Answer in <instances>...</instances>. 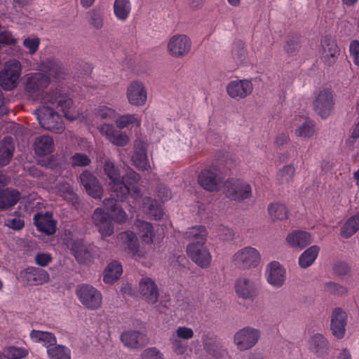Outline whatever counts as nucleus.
<instances>
[{
  "label": "nucleus",
  "mask_w": 359,
  "mask_h": 359,
  "mask_svg": "<svg viewBox=\"0 0 359 359\" xmlns=\"http://www.w3.org/2000/svg\"><path fill=\"white\" fill-rule=\"evenodd\" d=\"M44 102L50 106L42 105L35 111L40 126L44 129L60 133L65 129V125L59 112L67 117V96L60 90H55L47 94Z\"/></svg>",
  "instance_id": "obj_1"
},
{
  "label": "nucleus",
  "mask_w": 359,
  "mask_h": 359,
  "mask_svg": "<svg viewBox=\"0 0 359 359\" xmlns=\"http://www.w3.org/2000/svg\"><path fill=\"white\" fill-rule=\"evenodd\" d=\"M76 294L81 303L90 310L97 309L102 305V294L90 285L81 284L77 285Z\"/></svg>",
  "instance_id": "obj_2"
},
{
  "label": "nucleus",
  "mask_w": 359,
  "mask_h": 359,
  "mask_svg": "<svg viewBox=\"0 0 359 359\" xmlns=\"http://www.w3.org/2000/svg\"><path fill=\"white\" fill-rule=\"evenodd\" d=\"M225 170H222L219 165H212L201 171L198 176L199 184L205 190L214 191L222 182Z\"/></svg>",
  "instance_id": "obj_3"
},
{
  "label": "nucleus",
  "mask_w": 359,
  "mask_h": 359,
  "mask_svg": "<svg viewBox=\"0 0 359 359\" xmlns=\"http://www.w3.org/2000/svg\"><path fill=\"white\" fill-rule=\"evenodd\" d=\"M21 72L20 62L16 60H11L6 62L4 68L0 70V86L5 90L15 88Z\"/></svg>",
  "instance_id": "obj_4"
},
{
  "label": "nucleus",
  "mask_w": 359,
  "mask_h": 359,
  "mask_svg": "<svg viewBox=\"0 0 359 359\" xmlns=\"http://www.w3.org/2000/svg\"><path fill=\"white\" fill-rule=\"evenodd\" d=\"M259 261L260 255L258 250L250 246L238 250L232 257L233 264L240 269L255 267Z\"/></svg>",
  "instance_id": "obj_5"
},
{
  "label": "nucleus",
  "mask_w": 359,
  "mask_h": 359,
  "mask_svg": "<svg viewBox=\"0 0 359 359\" xmlns=\"http://www.w3.org/2000/svg\"><path fill=\"white\" fill-rule=\"evenodd\" d=\"M334 101L333 93L330 89L324 88L319 90L313 101V108L315 112L322 118L330 116L334 109Z\"/></svg>",
  "instance_id": "obj_6"
},
{
  "label": "nucleus",
  "mask_w": 359,
  "mask_h": 359,
  "mask_svg": "<svg viewBox=\"0 0 359 359\" xmlns=\"http://www.w3.org/2000/svg\"><path fill=\"white\" fill-rule=\"evenodd\" d=\"M49 83L48 76L43 73L36 72L27 74L25 83V90L32 99H38Z\"/></svg>",
  "instance_id": "obj_7"
},
{
  "label": "nucleus",
  "mask_w": 359,
  "mask_h": 359,
  "mask_svg": "<svg viewBox=\"0 0 359 359\" xmlns=\"http://www.w3.org/2000/svg\"><path fill=\"white\" fill-rule=\"evenodd\" d=\"M224 193L231 200L242 201L251 196L252 189L246 182L231 179L226 181Z\"/></svg>",
  "instance_id": "obj_8"
},
{
  "label": "nucleus",
  "mask_w": 359,
  "mask_h": 359,
  "mask_svg": "<svg viewBox=\"0 0 359 359\" xmlns=\"http://www.w3.org/2000/svg\"><path fill=\"white\" fill-rule=\"evenodd\" d=\"M260 337V331L252 327H245L237 331L233 337V342L240 351H245L253 347Z\"/></svg>",
  "instance_id": "obj_9"
},
{
  "label": "nucleus",
  "mask_w": 359,
  "mask_h": 359,
  "mask_svg": "<svg viewBox=\"0 0 359 359\" xmlns=\"http://www.w3.org/2000/svg\"><path fill=\"white\" fill-rule=\"evenodd\" d=\"M167 48L170 55L180 58L189 53L191 41L185 34H175L169 39Z\"/></svg>",
  "instance_id": "obj_10"
},
{
  "label": "nucleus",
  "mask_w": 359,
  "mask_h": 359,
  "mask_svg": "<svg viewBox=\"0 0 359 359\" xmlns=\"http://www.w3.org/2000/svg\"><path fill=\"white\" fill-rule=\"evenodd\" d=\"M320 43V53L323 62L329 66L333 65L340 53L335 39L330 36H325L321 39Z\"/></svg>",
  "instance_id": "obj_11"
},
{
  "label": "nucleus",
  "mask_w": 359,
  "mask_h": 359,
  "mask_svg": "<svg viewBox=\"0 0 359 359\" xmlns=\"http://www.w3.org/2000/svg\"><path fill=\"white\" fill-rule=\"evenodd\" d=\"M187 252L190 259L201 268L208 267L211 262L212 257L204 244L191 243L187 247Z\"/></svg>",
  "instance_id": "obj_12"
},
{
  "label": "nucleus",
  "mask_w": 359,
  "mask_h": 359,
  "mask_svg": "<svg viewBox=\"0 0 359 359\" xmlns=\"http://www.w3.org/2000/svg\"><path fill=\"white\" fill-rule=\"evenodd\" d=\"M81 184L83 186L86 193L91 197L101 199L103 194V188L97 178L88 170H84L79 176Z\"/></svg>",
  "instance_id": "obj_13"
},
{
  "label": "nucleus",
  "mask_w": 359,
  "mask_h": 359,
  "mask_svg": "<svg viewBox=\"0 0 359 359\" xmlns=\"http://www.w3.org/2000/svg\"><path fill=\"white\" fill-rule=\"evenodd\" d=\"M92 219L102 238L110 236L114 233V225L111 217L101 208H97L94 210Z\"/></svg>",
  "instance_id": "obj_14"
},
{
  "label": "nucleus",
  "mask_w": 359,
  "mask_h": 359,
  "mask_svg": "<svg viewBox=\"0 0 359 359\" xmlns=\"http://www.w3.org/2000/svg\"><path fill=\"white\" fill-rule=\"evenodd\" d=\"M252 83L248 79L231 81L226 86L227 94L230 97L236 100L246 97L252 93Z\"/></svg>",
  "instance_id": "obj_15"
},
{
  "label": "nucleus",
  "mask_w": 359,
  "mask_h": 359,
  "mask_svg": "<svg viewBox=\"0 0 359 359\" xmlns=\"http://www.w3.org/2000/svg\"><path fill=\"white\" fill-rule=\"evenodd\" d=\"M347 323V314L340 307L333 309L330 316V330L332 334L337 339H341L345 334V327Z\"/></svg>",
  "instance_id": "obj_16"
},
{
  "label": "nucleus",
  "mask_w": 359,
  "mask_h": 359,
  "mask_svg": "<svg viewBox=\"0 0 359 359\" xmlns=\"http://www.w3.org/2000/svg\"><path fill=\"white\" fill-rule=\"evenodd\" d=\"M118 238L133 259H137L144 257V252L140 249L138 240L135 233L130 231L121 232L118 235Z\"/></svg>",
  "instance_id": "obj_17"
},
{
  "label": "nucleus",
  "mask_w": 359,
  "mask_h": 359,
  "mask_svg": "<svg viewBox=\"0 0 359 359\" xmlns=\"http://www.w3.org/2000/svg\"><path fill=\"white\" fill-rule=\"evenodd\" d=\"M33 220L38 231L46 235H52L55 233L57 222L53 219L51 212H37L34 215Z\"/></svg>",
  "instance_id": "obj_18"
},
{
  "label": "nucleus",
  "mask_w": 359,
  "mask_h": 359,
  "mask_svg": "<svg viewBox=\"0 0 359 359\" xmlns=\"http://www.w3.org/2000/svg\"><path fill=\"white\" fill-rule=\"evenodd\" d=\"M23 280L28 285H39L49 281L48 273L42 269L28 267L20 273Z\"/></svg>",
  "instance_id": "obj_19"
},
{
  "label": "nucleus",
  "mask_w": 359,
  "mask_h": 359,
  "mask_svg": "<svg viewBox=\"0 0 359 359\" xmlns=\"http://www.w3.org/2000/svg\"><path fill=\"white\" fill-rule=\"evenodd\" d=\"M202 343L204 350L215 358H219L226 353L219 339L212 333L203 334Z\"/></svg>",
  "instance_id": "obj_20"
},
{
  "label": "nucleus",
  "mask_w": 359,
  "mask_h": 359,
  "mask_svg": "<svg viewBox=\"0 0 359 359\" xmlns=\"http://www.w3.org/2000/svg\"><path fill=\"white\" fill-rule=\"evenodd\" d=\"M266 276L267 282L278 288L285 283L286 271L278 262H272L268 264Z\"/></svg>",
  "instance_id": "obj_21"
},
{
  "label": "nucleus",
  "mask_w": 359,
  "mask_h": 359,
  "mask_svg": "<svg viewBox=\"0 0 359 359\" xmlns=\"http://www.w3.org/2000/svg\"><path fill=\"white\" fill-rule=\"evenodd\" d=\"M120 339L124 346L135 349L142 348L148 343L147 335L135 330H129L123 332L121 334Z\"/></svg>",
  "instance_id": "obj_22"
},
{
  "label": "nucleus",
  "mask_w": 359,
  "mask_h": 359,
  "mask_svg": "<svg viewBox=\"0 0 359 359\" xmlns=\"http://www.w3.org/2000/svg\"><path fill=\"white\" fill-rule=\"evenodd\" d=\"M71 250L76 261L80 264H90L94 258V247L87 245L82 241L74 243L72 246Z\"/></svg>",
  "instance_id": "obj_23"
},
{
  "label": "nucleus",
  "mask_w": 359,
  "mask_h": 359,
  "mask_svg": "<svg viewBox=\"0 0 359 359\" xmlns=\"http://www.w3.org/2000/svg\"><path fill=\"white\" fill-rule=\"evenodd\" d=\"M308 348L316 357L323 358L328 354L329 343L323 334L316 333L309 338Z\"/></svg>",
  "instance_id": "obj_24"
},
{
  "label": "nucleus",
  "mask_w": 359,
  "mask_h": 359,
  "mask_svg": "<svg viewBox=\"0 0 359 359\" xmlns=\"http://www.w3.org/2000/svg\"><path fill=\"white\" fill-rule=\"evenodd\" d=\"M139 290L141 295L148 303L153 304L158 301V287L150 278L145 277L140 280Z\"/></svg>",
  "instance_id": "obj_25"
},
{
  "label": "nucleus",
  "mask_w": 359,
  "mask_h": 359,
  "mask_svg": "<svg viewBox=\"0 0 359 359\" xmlns=\"http://www.w3.org/2000/svg\"><path fill=\"white\" fill-rule=\"evenodd\" d=\"M128 101L134 105L144 104L147 100V91L142 83L134 81L128 87Z\"/></svg>",
  "instance_id": "obj_26"
},
{
  "label": "nucleus",
  "mask_w": 359,
  "mask_h": 359,
  "mask_svg": "<svg viewBox=\"0 0 359 359\" xmlns=\"http://www.w3.org/2000/svg\"><path fill=\"white\" fill-rule=\"evenodd\" d=\"M235 290L236 294L244 299H251L256 296L255 283L246 278H239L236 280Z\"/></svg>",
  "instance_id": "obj_27"
},
{
  "label": "nucleus",
  "mask_w": 359,
  "mask_h": 359,
  "mask_svg": "<svg viewBox=\"0 0 359 359\" xmlns=\"http://www.w3.org/2000/svg\"><path fill=\"white\" fill-rule=\"evenodd\" d=\"M134 165L140 170H149L151 168L147 155V149L142 142L135 143L132 156Z\"/></svg>",
  "instance_id": "obj_28"
},
{
  "label": "nucleus",
  "mask_w": 359,
  "mask_h": 359,
  "mask_svg": "<svg viewBox=\"0 0 359 359\" xmlns=\"http://www.w3.org/2000/svg\"><path fill=\"white\" fill-rule=\"evenodd\" d=\"M20 198V193L14 189L0 191V210L4 211L14 206Z\"/></svg>",
  "instance_id": "obj_29"
},
{
  "label": "nucleus",
  "mask_w": 359,
  "mask_h": 359,
  "mask_svg": "<svg viewBox=\"0 0 359 359\" xmlns=\"http://www.w3.org/2000/svg\"><path fill=\"white\" fill-rule=\"evenodd\" d=\"M108 188L110 196L121 201L130 194V187L123 182V178L114 182H108Z\"/></svg>",
  "instance_id": "obj_30"
},
{
  "label": "nucleus",
  "mask_w": 359,
  "mask_h": 359,
  "mask_svg": "<svg viewBox=\"0 0 359 359\" xmlns=\"http://www.w3.org/2000/svg\"><path fill=\"white\" fill-rule=\"evenodd\" d=\"M15 149L13 140L6 137L0 142V165L4 166L10 163Z\"/></svg>",
  "instance_id": "obj_31"
},
{
  "label": "nucleus",
  "mask_w": 359,
  "mask_h": 359,
  "mask_svg": "<svg viewBox=\"0 0 359 359\" xmlns=\"http://www.w3.org/2000/svg\"><path fill=\"white\" fill-rule=\"evenodd\" d=\"M208 231L204 226H194L189 228L184 234V238L191 243L205 244L207 240Z\"/></svg>",
  "instance_id": "obj_32"
},
{
  "label": "nucleus",
  "mask_w": 359,
  "mask_h": 359,
  "mask_svg": "<svg viewBox=\"0 0 359 359\" xmlns=\"http://www.w3.org/2000/svg\"><path fill=\"white\" fill-rule=\"evenodd\" d=\"M286 240L292 247L304 248L311 243V235L302 231H295L287 235Z\"/></svg>",
  "instance_id": "obj_33"
},
{
  "label": "nucleus",
  "mask_w": 359,
  "mask_h": 359,
  "mask_svg": "<svg viewBox=\"0 0 359 359\" xmlns=\"http://www.w3.org/2000/svg\"><path fill=\"white\" fill-rule=\"evenodd\" d=\"M34 151L38 156H45L53 150V140L48 135H41L35 139Z\"/></svg>",
  "instance_id": "obj_34"
},
{
  "label": "nucleus",
  "mask_w": 359,
  "mask_h": 359,
  "mask_svg": "<svg viewBox=\"0 0 359 359\" xmlns=\"http://www.w3.org/2000/svg\"><path fill=\"white\" fill-rule=\"evenodd\" d=\"M359 230V212L350 217L340 229V234L344 238H348Z\"/></svg>",
  "instance_id": "obj_35"
},
{
  "label": "nucleus",
  "mask_w": 359,
  "mask_h": 359,
  "mask_svg": "<svg viewBox=\"0 0 359 359\" xmlns=\"http://www.w3.org/2000/svg\"><path fill=\"white\" fill-rule=\"evenodd\" d=\"M122 266L116 262H112L108 264L104 273L103 280L106 283H112L118 280L122 274Z\"/></svg>",
  "instance_id": "obj_36"
},
{
  "label": "nucleus",
  "mask_w": 359,
  "mask_h": 359,
  "mask_svg": "<svg viewBox=\"0 0 359 359\" xmlns=\"http://www.w3.org/2000/svg\"><path fill=\"white\" fill-rule=\"evenodd\" d=\"M319 247L312 245L306 249L299 257V265L302 269L310 266L317 258Z\"/></svg>",
  "instance_id": "obj_37"
},
{
  "label": "nucleus",
  "mask_w": 359,
  "mask_h": 359,
  "mask_svg": "<svg viewBox=\"0 0 359 359\" xmlns=\"http://www.w3.org/2000/svg\"><path fill=\"white\" fill-rule=\"evenodd\" d=\"M142 208L145 213L154 217L156 219H160L163 216V212L158 201L150 197H145L143 199Z\"/></svg>",
  "instance_id": "obj_38"
},
{
  "label": "nucleus",
  "mask_w": 359,
  "mask_h": 359,
  "mask_svg": "<svg viewBox=\"0 0 359 359\" xmlns=\"http://www.w3.org/2000/svg\"><path fill=\"white\" fill-rule=\"evenodd\" d=\"M30 337L34 342L43 343L47 349L56 343L55 336L48 332L32 330L30 333Z\"/></svg>",
  "instance_id": "obj_39"
},
{
  "label": "nucleus",
  "mask_w": 359,
  "mask_h": 359,
  "mask_svg": "<svg viewBox=\"0 0 359 359\" xmlns=\"http://www.w3.org/2000/svg\"><path fill=\"white\" fill-rule=\"evenodd\" d=\"M104 15L102 10L99 7H94L87 12L88 24L94 29H100L104 26Z\"/></svg>",
  "instance_id": "obj_40"
},
{
  "label": "nucleus",
  "mask_w": 359,
  "mask_h": 359,
  "mask_svg": "<svg viewBox=\"0 0 359 359\" xmlns=\"http://www.w3.org/2000/svg\"><path fill=\"white\" fill-rule=\"evenodd\" d=\"M136 226L138 228L139 234L142 238V241L146 243H152L153 238L154 236L152 224L145 221L137 220L136 222Z\"/></svg>",
  "instance_id": "obj_41"
},
{
  "label": "nucleus",
  "mask_w": 359,
  "mask_h": 359,
  "mask_svg": "<svg viewBox=\"0 0 359 359\" xmlns=\"http://www.w3.org/2000/svg\"><path fill=\"white\" fill-rule=\"evenodd\" d=\"M300 36L297 34H289L285 40L284 50L290 55H295L300 49Z\"/></svg>",
  "instance_id": "obj_42"
},
{
  "label": "nucleus",
  "mask_w": 359,
  "mask_h": 359,
  "mask_svg": "<svg viewBox=\"0 0 359 359\" xmlns=\"http://www.w3.org/2000/svg\"><path fill=\"white\" fill-rule=\"evenodd\" d=\"M130 3L129 0H115L114 11L116 17L121 20H126L130 12Z\"/></svg>",
  "instance_id": "obj_43"
},
{
  "label": "nucleus",
  "mask_w": 359,
  "mask_h": 359,
  "mask_svg": "<svg viewBox=\"0 0 359 359\" xmlns=\"http://www.w3.org/2000/svg\"><path fill=\"white\" fill-rule=\"evenodd\" d=\"M295 168L292 165H286L280 168L276 175V181L279 184L290 183L294 175Z\"/></svg>",
  "instance_id": "obj_44"
},
{
  "label": "nucleus",
  "mask_w": 359,
  "mask_h": 359,
  "mask_svg": "<svg viewBox=\"0 0 359 359\" xmlns=\"http://www.w3.org/2000/svg\"><path fill=\"white\" fill-rule=\"evenodd\" d=\"M268 211L273 220H282L287 217V211L286 207L282 203H275L270 204L268 207Z\"/></svg>",
  "instance_id": "obj_45"
},
{
  "label": "nucleus",
  "mask_w": 359,
  "mask_h": 359,
  "mask_svg": "<svg viewBox=\"0 0 359 359\" xmlns=\"http://www.w3.org/2000/svg\"><path fill=\"white\" fill-rule=\"evenodd\" d=\"M104 172L109 180V182H114L123 178L120 174L119 169L109 159H107L104 161Z\"/></svg>",
  "instance_id": "obj_46"
},
{
  "label": "nucleus",
  "mask_w": 359,
  "mask_h": 359,
  "mask_svg": "<svg viewBox=\"0 0 359 359\" xmlns=\"http://www.w3.org/2000/svg\"><path fill=\"white\" fill-rule=\"evenodd\" d=\"M314 126L313 121L306 120L295 130V134L301 137H310L314 134Z\"/></svg>",
  "instance_id": "obj_47"
},
{
  "label": "nucleus",
  "mask_w": 359,
  "mask_h": 359,
  "mask_svg": "<svg viewBox=\"0 0 359 359\" xmlns=\"http://www.w3.org/2000/svg\"><path fill=\"white\" fill-rule=\"evenodd\" d=\"M170 342L172 345V351L177 355H182L187 350V341L180 337H177L174 334H172V335L170 337Z\"/></svg>",
  "instance_id": "obj_48"
},
{
  "label": "nucleus",
  "mask_w": 359,
  "mask_h": 359,
  "mask_svg": "<svg viewBox=\"0 0 359 359\" xmlns=\"http://www.w3.org/2000/svg\"><path fill=\"white\" fill-rule=\"evenodd\" d=\"M5 225L15 231L22 229L25 226L24 217L20 215H11L5 220Z\"/></svg>",
  "instance_id": "obj_49"
},
{
  "label": "nucleus",
  "mask_w": 359,
  "mask_h": 359,
  "mask_svg": "<svg viewBox=\"0 0 359 359\" xmlns=\"http://www.w3.org/2000/svg\"><path fill=\"white\" fill-rule=\"evenodd\" d=\"M47 353L50 359H67L65 346L57 345L56 343L47 349Z\"/></svg>",
  "instance_id": "obj_50"
},
{
  "label": "nucleus",
  "mask_w": 359,
  "mask_h": 359,
  "mask_svg": "<svg viewBox=\"0 0 359 359\" xmlns=\"http://www.w3.org/2000/svg\"><path fill=\"white\" fill-rule=\"evenodd\" d=\"M325 290L330 294L338 296L343 295L347 292V289L345 287L334 282L326 283L325 284Z\"/></svg>",
  "instance_id": "obj_51"
},
{
  "label": "nucleus",
  "mask_w": 359,
  "mask_h": 359,
  "mask_svg": "<svg viewBox=\"0 0 359 359\" xmlns=\"http://www.w3.org/2000/svg\"><path fill=\"white\" fill-rule=\"evenodd\" d=\"M96 111V114L100 116L101 119L113 120L116 118L115 111L105 105L98 107Z\"/></svg>",
  "instance_id": "obj_52"
},
{
  "label": "nucleus",
  "mask_w": 359,
  "mask_h": 359,
  "mask_svg": "<svg viewBox=\"0 0 359 359\" xmlns=\"http://www.w3.org/2000/svg\"><path fill=\"white\" fill-rule=\"evenodd\" d=\"M109 141L114 145L124 147L129 142V137L124 133L116 131Z\"/></svg>",
  "instance_id": "obj_53"
},
{
  "label": "nucleus",
  "mask_w": 359,
  "mask_h": 359,
  "mask_svg": "<svg viewBox=\"0 0 359 359\" xmlns=\"http://www.w3.org/2000/svg\"><path fill=\"white\" fill-rule=\"evenodd\" d=\"M141 359H164L163 353L156 347L146 348L141 354Z\"/></svg>",
  "instance_id": "obj_54"
},
{
  "label": "nucleus",
  "mask_w": 359,
  "mask_h": 359,
  "mask_svg": "<svg viewBox=\"0 0 359 359\" xmlns=\"http://www.w3.org/2000/svg\"><path fill=\"white\" fill-rule=\"evenodd\" d=\"M136 122L139 124V121L136 118L135 116L133 114H126V115L121 116L116 121V126L119 128H126L129 124H133Z\"/></svg>",
  "instance_id": "obj_55"
},
{
  "label": "nucleus",
  "mask_w": 359,
  "mask_h": 359,
  "mask_svg": "<svg viewBox=\"0 0 359 359\" xmlns=\"http://www.w3.org/2000/svg\"><path fill=\"white\" fill-rule=\"evenodd\" d=\"M27 355V351L24 348L8 347L6 355L8 359H20Z\"/></svg>",
  "instance_id": "obj_56"
},
{
  "label": "nucleus",
  "mask_w": 359,
  "mask_h": 359,
  "mask_svg": "<svg viewBox=\"0 0 359 359\" xmlns=\"http://www.w3.org/2000/svg\"><path fill=\"white\" fill-rule=\"evenodd\" d=\"M90 163V159L86 154L76 153L72 156V164L73 166H86Z\"/></svg>",
  "instance_id": "obj_57"
},
{
  "label": "nucleus",
  "mask_w": 359,
  "mask_h": 359,
  "mask_svg": "<svg viewBox=\"0 0 359 359\" xmlns=\"http://www.w3.org/2000/svg\"><path fill=\"white\" fill-rule=\"evenodd\" d=\"M217 235L220 239L226 241H232L235 236L232 229L224 226H220L217 229Z\"/></svg>",
  "instance_id": "obj_58"
},
{
  "label": "nucleus",
  "mask_w": 359,
  "mask_h": 359,
  "mask_svg": "<svg viewBox=\"0 0 359 359\" xmlns=\"http://www.w3.org/2000/svg\"><path fill=\"white\" fill-rule=\"evenodd\" d=\"M174 334L187 341L194 337V331L189 327H178Z\"/></svg>",
  "instance_id": "obj_59"
},
{
  "label": "nucleus",
  "mask_w": 359,
  "mask_h": 359,
  "mask_svg": "<svg viewBox=\"0 0 359 359\" xmlns=\"http://www.w3.org/2000/svg\"><path fill=\"white\" fill-rule=\"evenodd\" d=\"M75 74L79 77H84L90 74L92 68L91 66L86 62H81L75 67Z\"/></svg>",
  "instance_id": "obj_60"
},
{
  "label": "nucleus",
  "mask_w": 359,
  "mask_h": 359,
  "mask_svg": "<svg viewBox=\"0 0 359 359\" xmlns=\"http://www.w3.org/2000/svg\"><path fill=\"white\" fill-rule=\"evenodd\" d=\"M122 177L123 178V182L129 187L134 186V184H137L141 179L140 175L133 170L128 172L126 175Z\"/></svg>",
  "instance_id": "obj_61"
},
{
  "label": "nucleus",
  "mask_w": 359,
  "mask_h": 359,
  "mask_svg": "<svg viewBox=\"0 0 359 359\" xmlns=\"http://www.w3.org/2000/svg\"><path fill=\"white\" fill-rule=\"evenodd\" d=\"M349 51L351 56H352L353 62L356 65H359V42L357 40H353L351 42L349 46Z\"/></svg>",
  "instance_id": "obj_62"
},
{
  "label": "nucleus",
  "mask_w": 359,
  "mask_h": 359,
  "mask_svg": "<svg viewBox=\"0 0 359 359\" xmlns=\"http://www.w3.org/2000/svg\"><path fill=\"white\" fill-rule=\"evenodd\" d=\"M111 212L114 220L118 223H125L128 219L127 214L119 205Z\"/></svg>",
  "instance_id": "obj_63"
},
{
  "label": "nucleus",
  "mask_w": 359,
  "mask_h": 359,
  "mask_svg": "<svg viewBox=\"0 0 359 359\" xmlns=\"http://www.w3.org/2000/svg\"><path fill=\"white\" fill-rule=\"evenodd\" d=\"M100 133L109 140L116 131L112 124L104 123L98 127Z\"/></svg>",
  "instance_id": "obj_64"
}]
</instances>
